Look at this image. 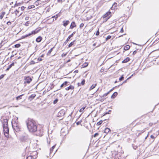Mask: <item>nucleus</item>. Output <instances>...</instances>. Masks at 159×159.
I'll list each match as a JSON object with an SVG mask.
<instances>
[{
    "mask_svg": "<svg viewBox=\"0 0 159 159\" xmlns=\"http://www.w3.org/2000/svg\"><path fill=\"white\" fill-rule=\"evenodd\" d=\"M27 136H22L20 138V139L22 141H25L27 139Z\"/></svg>",
    "mask_w": 159,
    "mask_h": 159,
    "instance_id": "4468645a",
    "label": "nucleus"
},
{
    "mask_svg": "<svg viewBox=\"0 0 159 159\" xmlns=\"http://www.w3.org/2000/svg\"><path fill=\"white\" fill-rule=\"evenodd\" d=\"M39 1H40V0H38L35 2V3L36 5L37 4H38L39 3Z\"/></svg>",
    "mask_w": 159,
    "mask_h": 159,
    "instance_id": "864d4df0",
    "label": "nucleus"
},
{
    "mask_svg": "<svg viewBox=\"0 0 159 159\" xmlns=\"http://www.w3.org/2000/svg\"><path fill=\"white\" fill-rule=\"evenodd\" d=\"M29 22L28 21L26 22L25 24V25L26 26H29Z\"/></svg>",
    "mask_w": 159,
    "mask_h": 159,
    "instance_id": "37998d69",
    "label": "nucleus"
},
{
    "mask_svg": "<svg viewBox=\"0 0 159 159\" xmlns=\"http://www.w3.org/2000/svg\"><path fill=\"white\" fill-rule=\"evenodd\" d=\"M137 50H136L134 51L133 52V54L134 55L137 52Z\"/></svg>",
    "mask_w": 159,
    "mask_h": 159,
    "instance_id": "5fc2aeb1",
    "label": "nucleus"
},
{
    "mask_svg": "<svg viewBox=\"0 0 159 159\" xmlns=\"http://www.w3.org/2000/svg\"><path fill=\"white\" fill-rule=\"evenodd\" d=\"M133 146L134 149H136V148H137V147L136 146Z\"/></svg>",
    "mask_w": 159,
    "mask_h": 159,
    "instance_id": "680f3d73",
    "label": "nucleus"
},
{
    "mask_svg": "<svg viewBox=\"0 0 159 159\" xmlns=\"http://www.w3.org/2000/svg\"><path fill=\"white\" fill-rule=\"evenodd\" d=\"M102 120H100L97 123V125H99L102 123Z\"/></svg>",
    "mask_w": 159,
    "mask_h": 159,
    "instance_id": "e433bc0d",
    "label": "nucleus"
},
{
    "mask_svg": "<svg viewBox=\"0 0 159 159\" xmlns=\"http://www.w3.org/2000/svg\"><path fill=\"white\" fill-rule=\"evenodd\" d=\"M96 85H97V84H93V85H92L91 86V87L89 89V90H91L92 89H93L94 88H95V87H96Z\"/></svg>",
    "mask_w": 159,
    "mask_h": 159,
    "instance_id": "aec40b11",
    "label": "nucleus"
},
{
    "mask_svg": "<svg viewBox=\"0 0 159 159\" xmlns=\"http://www.w3.org/2000/svg\"><path fill=\"white\" fill-rule=\"evenodd\" d=\"M5 12H2L1 15L0 16V19H2V18H3L4 16L5 15Z\"/></svg>",
    "mask_w": 159,
    "mask_h": 159,
    "instance_id": "4be33fe9",
    "label": "nucleus"
},
{
    "mask_svg": "<svg viewBox=\"0 0 159 159\" xmlns=\"http://www.w3.org/2000/svg\"><path fill=\"white\" fill-rule=\"evenodd\" d=\"M35 96L36 95L35 94H33L30 97V98H31V99H32L34 98Z\"/></svg>",
    "mask_w": 159,
    "mask_h": 159,
    "instance_id": "393cba45",
    "label": "nucleus"
},
{
    "mask_svg": "<svg viewBox=\"0 0 159 159\" xmlns=\"http://www.w3.org/2000/svg\"><path fill=\"white\" fill-rule=\"evenodd\" d=\"M124 79V77L123 75H122L119 78V80L120 81L123 80Z\"/></svg>",
    "mask_w": 159,
    "mask_h": 159,
    "instance_id": "a19ab883",
    "label": "nucleus"
},
{
    "mask_svg": "<svg viewBox=\"0 0 159 159\" xmlns=\"http://www.w3.org/2000/svg\"><path fill=\"white\" fill-rule=\"evenodd\" d=\"M10 69L8 67L6 70V71H8Z\"/></svg>",
    "mask_w": 159,
    "mask_h": 159,
    "instance_id": "0e129e2a",
    "label": "nucleus"
},
{
    "mask_svg": "<svg viewBox=\"0 0 159 159\" xmlns=\"http://www.w3.org/2000/svg\"><path fill=\"white\" fill-rule=\"evenodd\" d=\"M54 48V47H53V48H51L48 52L47 53V55L50 54L52 51L53 50V49Z\"/></svg>",
    "mask_w": 159,
    "mask_h": 159,
    "instance_id": "a878e982",
    "label": "nucleus"
},
{
    "mask_svg": "<svg viewBox=\"0 0 159 159\" xmlns=\"http://www.w3.org/2000/svg\"><path fill=\"white\" fill-rule=\"evenodd\" d=\"M58 17V15H56L55 16H52L51 18H55V20H56L57 19V18Z\"/></svg>",
    "mask_w": 159,
    "mask_h": 159,
    "instance_id": "4c0bfd02",
    "label": "nucleus"
},
{
    "mask_svg": "<svg viewBox=\"0 0 159 159\" xmlns=\"http://www.w3.org/2000/svg\"><path fill=\"white\" fill-rule=\"evenodd\" d=\"M20 8L21 10L23 11L25 8V7L24 6H22L20 8Z\"/></svg>",
    "mask_w": 159,
    "mask_h": 159,
    "instance_id": "de8ad7c7",
    "label": "nucleus"
},
{
    "mask_svg": "<svg viewBox=\"0 0 159 159\" xmlns=\"http://www.w3.org/2000/svg\"><path fill=\"white\" fill-rule=\"evenodd\" d=\"M111 14V12L108 11L107 12L105 15L103 16V18H106L108 17V16Z\"/></svg>",
    "mask_w": 159,
    "mask_h": 159,
    "instance_id": "f8f14e48",
    "label": "nucleus"
},
{
    "mask_svg": "<svg viewBox=\"0 0 159 159\" xmlns=\"http://www.w3.org/2000/svg\"><path fill=\"white\" fill-rule=\"evenodd\" d=\"M66 54H65V53H63L62 55H61V56L62 57H64L65 56H66Z\"/></svg>",
    "mask_w": 159,
    "mask_h": 159,
    "instance_id": "13d9d810",
    "label": "nucleus"
},
{
    "mask_svg": "<svg viewBox=\"0 0 159 159\" xmlns=\"http://www.w3.org/2000/svg\"><path fill=\"white\" fill-rule=\"evenodd\" d=\"M20 9V7H19L18 8V10H16L15 11V13L16 14V16L17 15L18 13L19 12V9Z\"/></svg>",
    "mask_w": 159,
    "mask_h": 159,
    "instance_id": "c756f323",
    "label": "nucleus"
},
{
    "mask_svg": "<svg viewBox=\"0 0 159 159\" xmlns=\"http://www.w3.org/2000/svg\"><path fill=\"white\" fill-rule=\"evenodd\" d=\"M114 88H112V89H111L108 92L110 93V92H111V91H112L114 89Z\"/></svg>",
    "mask_w": 159,
    "mask_h": 159,
    "instance_id": "bf43d9fd",
    "label": "nucleus"
},
{
    "mask_svg": "<svg viewBox=\"0 0 159 159\" xmlns=\"http://www.w3.org/2000/svg\"><path fill=\"white\" fill-rule=\"evenodd\" d=\"M74 89V86L70 85L69 87L66 88L65 89L66 90H69L70 89L73 90Z\"/></svg>",
    "mask_w": 159,
    "mask_h": 159,
    "instance_id": "9b49d317",
    "label": "nucleus"
},
{
    "mask_svg": "<svg viewBox=\"0 0 159 159\" xmlns=\"http://www.w3.org/2000/svg\"><path fill=\"white\" fill-rule=\"evenodd\" d=\"M68 83V82L67 81H65L64 83H63L64 86H66L67 85V84Z\"/></svg>",
    "mask_w": 159,
    "mask_h": 159,
    "instance_id": "ea45409f",
    "label": "nucleus"
},
{
    "mask_svg": "<svg viewBox=\"0 0 159 159\" xmlns=\"http://www.w3.org/2000/svg\"><path fill=\"white\" fill-rule=\"evenodd\" d=\"M38 60L39 61H42V59H41V58H38Z\"/></svg>",
    "mask_w": 159,
    "mask_h": 159,
    "instance_id": "69168bd1",
    "label": "nucleus"
},
{
    "mask_svg": "<svg viewBox=\"0 0 159 159\" xmlns=\"http://www.w3.org/2000/svg\"><path fill=\"white\" fill-rule=\"evenodd\" d=\"M111 36L110 35L108 36L106 39V41H107L108 40L110 39L111 38Z\"/></svg>",
    "mask_w": 159,
    "mask_h": 159,
    "instance_id": "58836bf2",
    "label": "nucleus"
},
{
    "mask_svg": "<svg viewBox=\"0 0 159 159\" xmlns=\"http://www.w3.org/2000/svg\"><path fill=\"white\" fill-rule=\"evenodd\" d=\"M35 7V6L34 5H31L30 6L28 7V9H30L31 8H33Z\"/></svg>",
    "mask_w": 159,
    "mask_h": 159,
    "instance_id": "c9c22d12",
    "label": "nucleus"
},
{
    "mask_svg": "<svg viewBox=\"0 0 159 159\" xmlns=\"http://www.w3.org/2000/svg\"><path fill=\"white\" fill-rule=\"evenodd\" d=\"M75 32H74L71 34L69 35L64 42V44H66L70 40V38L73 36V35L75 34Z\"/></svg>",
    "mask_w": 159,
    "mask_h": 159,
    "instance_id": "0eeeda50",
    "label": "nucleus"
},
{
    "mask_svg": "<svg viewBox=\"0 0 159 159\" xmlns=\"http://www.w3.org/2000/svg\"><path fill=\"white\" fill-rule=\"evenodd\" d=\"M117 3L115 2L113 5L112 7H111L113 9H115L117 7Z\"/></svg>",
    "mask_w": 159,
    "mask_h": 159,
    "instance_id": "412c9836",
    "label": "nucleus"
},
{
    "mask_svg": "<svg viewBox=\"0 0 159 159\" xmlns=\"http://www.w3.org/2000/svg\"><path fill=\"white\" fill-rule=\"evenodd\" d=\"M20 46V44H16L15 45V47L16 48H18Z\"/></svg>",
    "mask_w": 159,
    "mask_h": 159,
    "instance_id": "f704fd0d",
    "label": "nucleus"
},
{
    "mask_svg": "<svg viewBox=\"0 0 159 159\" xmlns=\"http://www.w3.org/2000/svg\"><path fill=\"white\" fill-rule=\"evenodd\" d=\"M29 17H28V16H27L26 17H25V20H29Z\"/></svg>",
    "mask_w": 159,
    "mask_h": 159,
    "instance_id": "4d7b16f0",
    "label": "nucleus"
},
{
    "mask_svg": "<svg viewBox=\"0 0 159 159\" xmlns=\"http://www.w3.org/2000/svg\"><path fill=\"white\" fill-rule=\"evenodd\" d=\"M130 48V46L129 45H127L124 46V49L125 50H127Z\"/></svg>",
    "mask_w": 159,
    "mask_h": 159,
    "instance_id": "6ab92c4d",
    "label": "nucleus"
},
{
    "mask_svg": "<svg viewBox=\"0 0 159 159\" xmlns=\"http://www.w3.org/2000/svg\"><path fill=\"white\" fill-rule=\"evenodd\" d=\"M130 59L129 57H128L126 58L125 59L123 60L122 61V63H126L129 61Z\"/></svg>",
    "mask_w": 159,
    "mask_h": 159,
    "instance_id": "dca6fc26",
    "label": "nucleus"
},
{
    "mask_svg": "<svg viewBox=\"0 0 159 159\" xmlns=\"http://www.w3.org/2000/svg\"><path fill=\"white\" fill-rule=\"evenodd\" d=\"M23 94L19 96H18V97H16V99L17 100H20V99H21V97L23 96Z\"/></svg>",
    "mask_w": 159,
    "mask_h": 159,
    "instance_id": "b1692460",
    "label": "nucleus"
},
{
    "mask_svg": "<svg viewBox=\"0 0 159 159\" xmlns=\"http://www.w3.org/2000/svg\"><path fill=\"white\" fill-rule=\"evenodd\" d=\"M21 4V3H17L16 2L15 4L14 5V6L13 7H16L20 6Z\"/></svg>",
    "mask_w": 159,
    "mask_h": 159,
    "instance_id": "5701e85b",
    "label": "nucleus"
},
{
    "mask_svg": "<svg viewBox=\"0 0 159 159\" xmlns=\"http://www.w3.org/2000/svg\"><path fill=\"white\" fill-rule=\"evenodd\" d=\"M76 25L75 24V23L74 21L72 22L71 25L70 26V28L71 29H73L74 27H75Z\"/></svg>",
    "mask_w": 159,
    "mask_h": 159,
    "instance_id": "1a4fd4ad",
    "label": "nucleus"
},
{
    "mask_svg": "<svg viewBox=\"0 0 159 159\" xmlns=\"http://www.w3.org/2000/svg\"><path fill=\"white\" fill-rule=\"evenodd\" d=\"M55 145L53 146L50 149V155H51L52 154V149H53L54 148H55Z\"/></svg>",
    "mask_w": 159,
    "mask_h": 159,
    "instance_id": "c85d7f7f",
    "label": "nucleus"
},
{
    "mask_svg": "<svg viewBox=\"0 0 159 159\" xmlns=\"http://www.w3.org/2000/svg\"><path fill=\"white\" fill-rule=\"evenodd\" d=\"M98 135V133H96L93 135V137H96Z\"/></svg>",
    "mask_w": 159,
    "mask_h": 159,
    "instance_id": "3c124183",
    "label": "nucleus"
},
{
    "mask_svg": "<svg viewBox=\"0 0 159 159\" xmlns=\"http://www.w3.org/2000/svg\"><path fill=\"white\" fill-rule=\"evenodd\" d=\"M150 137L151 138H152V139H154L155 138L154 136L152 135L150 136Z\"/></svg>",
    "mask_w": 159,
    "mask_h": 159,
    "instance_id": "6e6d98bb",
    "label": "nucleus"
},
{
    "mask_svg": "<svg viewBox=\"0 0 159 159\" xmlns=\"http://www.w3.org/2000/svg\"><path fill=\"white\" fill-rule=\"evenodd\" d=\"M7 24L8 25H11V22H10V21H9L7 22Z\"/></svg>",
    "mask_w": 159,
    "mask_h": 159,
    "instance_id": "8fccbe9b",
    "label": "nucleus"
},
{
    "mask_svg": "<svg viewBox=\"0 0 159 159\" xmlns=\"http://www.w3.org/2000/svg\"><path fill=\"white\" fill-rule=\"evenodd\" d=\"M26 159H35V158L32 156H28Z\"/></svg>",
    "mask_w": 159,
    "mask_h": 159,
    "instance_id": "bb28decb",
    "label": "nucleus"
},
{
    "mask_svg": "<svg viewBox=\"0 0 159 159\" xmlns=\"http://www.w3.org/2000/svg\"><path fill=\"white\" fill-rule=\"evenodd\" d=\"M3 46V45L2 44V42H1L0 43V48H1V47Z\"/></svg>",
    "mask_w": 159,
    "mask_h": 159,
    "instance_id": "e2e57ef3",
    "label": "nucleus"
},
{
    "mask_svg": "<svg viewBox=\"0 0 159 159\" xmlns=\"http://www.w3.org/2000/svg\"><path fill=\"white\" fill-rule=\"evenodd\" d=\"M85 80L84 79H83L81 83H78V86H81V85H84L85 84Z\"/></svg>",
    "mask_w": 159,
    "mask_h": 159,
    "instance_id": "ddd939ff",
    "label": "nucleus"
},
{
    "mask_svg": "<svg viewBox=\"0 0 159 159\" xmlns=\"http://www.w3.org/2000/svg\"><path fill=\"white\" fill-rule=\"evenodd\" d=\"M31 81L32 79L30 77H26L24 83L29 84Z\"/></svg>",
    "mask_w": 159,
    "mask_h": 159,
    "instance_id": "6e6552de",
    "label": "nucleus"
},
{
    "mask_svg": "<svg viewBox=\"0 0 159 159\" xmlns=\"http://www.w3.org/2000/svg\"><path fill=\"white\" fill-rule=\"evenodd\" d=\"M75 40H74L73 42L70 43L69 45H68V47H70L72 46V45L74 44V42H75Z\"/></svg>",
    "mask_w": 159,
    "mask_h": 159,
    "instance_id": "7c9ffc66",
    "label": "nucleus"
},
{
    "mask_svg": "<svg viewBox=\"0 0 159 159\" xmlns=\"http://www.w3.org/2000/svg\"><path fill=\"white\" fill-rule=\"evenodd\" d=\"M42 38L41 36H39L36 39V41L37 42H40L42 40Z\"/></svg>",
    "mask_w": 159,
    "mask_h": 159,
    "instance_id": "f3484780",
    "label": "nucleus"
},
{
    "mask_svg": "<svg viewBox=\"0 0 159 159\" xmlns=\"http://www.w3.org/2000/svg\"><path fill=\"white\" fill-rule=\"evenodd\" d=\"M88 63L87 62H85L83 64V66L84 67H86L88 66Z\"/></svg>",
    "mask_w": 159,
    "mask_h": 159,
    "instance_id": "473e14b6",
    "label": "nucleus"
},
{
    "mask_svg": "<svg viewBox=\"0 0 159 159\" xmlns=\"http://www.w3.org/2000/svg\"><path fill=\"white\" fill-rule=\"evenodd\" d=\"M84 26V24L83 23H82L80 24V28L81 29Z\"/></svg>",
    "mask_w": 159,
    "mask_h": 159,
    "instance_id": "79ce46f5",
    "label": "nucleus"
},
{
    "mask_svg": "<svg viewBox=\"0 0 159 159\" xmlns=\"http://www.w3.org/2000/svg\"><path fill=\"white\" fill-rule=\"evenodd\" d=\"M110 18V17H108L106 18H103L104 19V20H105V22L107 21V20Z\"/></svg>",
    "mask_w": 159,
    "mask_h": 159,
    "instance_id": "09e8293b",
    "label": "nucleus"
},
{
    "mask_svg": "<svg viewBox=\"0 0 159 159\" xmlns=\"http://www.w3.org/2000/svg\"><path fill=\"white\" fill-rule=\"evenodd\" d=\"M65 112V111L64 110H61L58 113L57 116L58 117H62L64 115Z\"/></svg>",
    "mask_w": 159,
    "mask_h": 159,
    "instance_id": "423d86ee",
    "label": "nucleus"
},
{
    "mask_svg": "<svg viewBox=\"0 0 159 159\" xmlns=\"http://www.w3.org/2000/svg\"><path fill=\"white\" fill-rule=\"evenodd\" d=\"M99 30H98L97 31V32H96V35L98 36L99 35Z\"/></svg>",
    "mask_w": 159,
    "mask_h": 159,
    "instance_id": "603ef678",
    "label": "nucleus"
},
{
    "mask_svg": "<svg viewBox=\"0 0 159 159\" xmlns=\"http://www.w3.org/2000/svg\"><path fill=\"white\" fill-rule=\"evenodd\" d=\"M26 124L28 129L30 132H34L37 130V124L33 119L29 118L26 122Z\"/></svg>",
    "mask_w": 159,
    "mask_h": 159,
    "instance_id": "f257e3e1",
    "label": "nucleus"
},
{
    "mask_svg": "<svg viewBox=\"0 0 159 159\" xmlns=\"http://www.w3.org/2000/svg\"><path fill=\"white\" fill-rule=\"evenodd\" d=\"M111 131V130L110 129L108 128H106L104 132V133H106V134H107L108 133H109L110 131Z\"/></svg>",
    "mask_w": 159,
    "mask_h": 159,
    "instance_id": "a211bd4d",
    "label": "nucleus"
},
{
    "mask_svg": "<svg viewBox=\"0 0 159 159\" xmlns=\"http://www.w3.org/2000/svg\"><path fill=\"white\" fill-rule=\"evenodd\" d=\"M14 65V62H13L8 67L10 69L12 66H13Z\"/></svg>",
    "mask_w": 159,
    "mask_h": 159,
    "instance_id": "2f4dec72",
    "label": "nucleus"
},
{
    "mask_svg": "<svg viewBox=\"0 0 159 159\" xmlns=\"http://www.w3.org/2000/svg\"><path fill=\"white\" fill-rule=\"evenodd\" d=\"M8 120L7 119H4L2 122V126L3 127V132L6 136H8L9 129L8 125Z\"/></svg>",
    "mask_w": 159,
    "mask_h": 159,
    "instance_id": "f03ea898",
    "label": "nucleus"
},
{
    "mask_svg": "<svg viewBox=\"0 0 159 159\" xmlns=\"http://www.w3.org/2000/svg\"><path fill=\"white\" fill-rule=\"evenodd\" d=\"M40 30V29H38V28L36 29L35 30L31 32V33H29L28 34H27L23 36H22L23 38H25L29 36H30L32 34H35L38 33L39 31Z\"/></svg>",
    "mask_w": 159,
    "mask_h": 159,
    "instance_id": "20e7f679",
    "label": "nucleus"
},
{
    "mask_svg": "<svg viewBox=\"0 0 159 159\" xmlns=\"http://www.w3.org/2000/svg\"><path fill=\"white\" fill-rule=\"evenodd\" d=\"M58 101V100L57 99H56L54 101H53V103L54 104H55L56 103H57V102Z\"/></svg>",
    "mask_w": 159,
    "mask_h": 159,
    "instance_id": "c03bdc74",
    "label": "nucleus"
},
{
    "mask_svg": "<svg viewBox=\"0 0 159 159\" xmlns=\"http://www.w3.org/2000/svg\"><path fill=\"white\" fill-rule=\"evenodd\" d=\"M123 32V28L122 27L121 29V30L120 31V32Z\"/></svg>",
    "mask_w": 159,
    "mask_h": 159,
    "instance_id": "052dcab7",
    "label": "nucleus"
},
{
    "mask_svg": "<svg viewBox=\"0 0 159 159\" xmlns=\"http://www.w3.org/2000/svg\"><path fill=\"white\" fill-rule=\"evenodd\" d=\"M109 93V92H108L107 93H105L103 94V95L101 96V98L102 97H104L105 96L107 95Z\"/></svg>",
    "mask_w": 159,
    "mask_h": 159,
    "instance_id": "72a5a7b5",
    "label": "nucleus"
},
{
    "mask_svg": "<svg viewBox=\"0 0 159 159\" xmlns=\"http://www.w3.org/2000/svg\"><path fill=\"white\" fill-rule=\"evenodd\" d=\"M96 43H94V44H93V46H95L96 45Z\"/></svg>",
    "mask_w": 159,
    "mask_h": 159,
    "instance_id": "774afa93",
    "label": "nucleus"
},
{
    "mask_svg": "<svg viewBox=\"0 0 159 159\" xmlns=\"http://www.w3.org/2000/svg\"><path fill=\"white\" fill-rule=\"evenodd\" d=\"M85 108V107H82L80 110V112H84V111Z\"/></svg>",
    "mask_w": 159,
    "mask_h": 159,
    "instance_id": "cd10ccee",
    "label": "nucleus"
},
{
    "mask_svg": "<svg viewBox=\"0 0 159 159\" xmlns=\"http://www.w3.org/2000/svg\"><path fill=\"white\" fill-rule=\"evenodd\" d=\"M74 72H75V73H78V70H75Z\"/></svg>",
    "mask_w": 159,
    "mask_h": 159,
    "instance_id": "338daca9",
    "label": "nucleus"
},
{
    "mask_svg": "<svg viewBox=\"0 0 159 159\" xmlns=\"http://www.w3.org/2000/svg\"><path fill=\"white\" fill-rule=\"evenodd\" d=\"M36 132V134L37 135L41 136L43 134V129L42 128H39L37 127V130Z\"/></svg>",
    "mask_w": 159,
    "mask_h": 159,
    "instance_id": "39448f33",
    "label": "nucleus"
},
{
    "mask_svg": "<svg viewBox=\"0 0 159 159\" xmlns=\"http://www.w3.org/2000/svg\"><path fill=\"white\" fill-rule=\"evenodd\" d=\"M12 127L14 130L16 132H18L20 130V128L19 124L15 122L14 123H12Z\"/></svg>",
    "mask_w": 159,
    "mask_h": 159,
    "instance_id": "7ed1b4c3",
    "label": "nucleus"
},
{
    "mask_svg": "<svg viewBox=\"0 0 159 159\" xmlns=\"http://www.w3.org/2000/svg\"><path fill=\"white\" fill-rule=\"evenodd\" d=\"M118 95V93L117 92H114L111 96V98H115Z\"/></svg>",
    "mask_w": 159,
    "mask_h": 159,
    "instance_id": "2eb2a0df",
    "label": "nucleus"
},
{
    "mask_svg": "<svg viewBox=\"0 0 159 159\" xmlns=\"http://www.w3.org/2000/svg\"><path fill=\"white\" fill-rule=\"evenodd\" d=\"M5 75V74H4V75H2L0 76V80H1V79H2L4 75Z\"/></svg>",
    "mask_w": 159,
    "mask_h": 159,
    "instance_id": "a18cd8bd",
    "label": "nucleus"
},
{
    "mask_svg": "<svg viewBox=\"0 0 159 159\" xmlns=\"http://www.w3.org/2000/svg\"><path fill=\"white\" fill-rule=\"evenodd\" d=\"M81 122H82V121L81 120V121H79L77 122H76V125H79L80 124H81Z\"/></svg>",
    "mask_w": 159,
    "mask_h": 159,
    "instance_id": "49530a36",
    "label": "nucleus"
},
{
    "mask_svg": "<svg viewBox=\"0 0 159 159\" xmlns=\"http://www.w3.org/2000/svg\"><path fill=\"white\" fill-rule=\"evenodd\" d=\"M63 26L66 27L69 23V20H64L63 21Z\"/></svg>",
    "mask_w": 159,
    "mask_h": 159,
    "instance_id": "9d476101",
    "label": "nucleus"
}]
</instances>
